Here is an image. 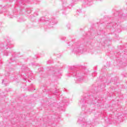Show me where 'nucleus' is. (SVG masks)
Masks as SVG:
<instances>
[{
	"label": "nucleus",
	"mask_w": 127,
	"mask_h": 127,
	"mask_svg": "<svg viewBox=\"0 0 127 127\" xmlns=\"http://www.w3.org/2000/svg\"><path fill=\"white\" fill-rule=\"evenodd\" d=\"M69 70L70 71L69 74L73 77H76V78L75 79V83H80L84 80V75H82L81 73H80V71L78 70L77 68L72 66L69 68Z\"/></svg>",
	"instance_id": "f257e3e1"
},
{
	"label": "nucleus",
	"mask_w": 127,
	"mask_h": 127,
	"mask_svg": "<svg viewBox=\"0 0 127 127\" xmlns=\"http://www.w3.org/2000/svg\"><path fill=\"white\" fill-rule=\"evenodd\" d=\"M80 103L81 105H82V110H85V108L87 107V104H89V105H91V104H97V99L92 100V101H91V100H90V96H88L87 94H85L81 100Z\"/></svg>",
	"instance_id": "f03ea898"
},
{
	"label": "nucleus",
	"mask_w": 127,
	"mask_h": 127,
	"mask_svg": "<svg viewBox=\"0 0 127 127\" xmlns=\"http://www.w3.org/2000/svg\"><path fill=\"white\" fill-rule=\"evenodd\" d=\"M7 41L0 43V52H3V55L5 56H8L10 54V53L6 51V49L9 48V43Z\"/></svg>",
	"instance_id": "7ed1b4c3"
},
{
	"label": "nucleus",
	"mask_w": 127,
	"mask_h": 127,
	"mask_svg": "<svg viewBox=\"0 0 127 127\" xmlns=\"http://www.w3.org/2000/svg\"><path fill=\"white\" fill-rule=\"evenodd\" d=\"M77 123L81 125L82 127H91V126H95V124L91 123V121L85 122V119L83 118V116H80L78 118Z\"/></svg>",
	"instance_id": "20e7f679"
},
{
	"label": "nucleus",
	"mask_w": 127,
	"mask_h": 127,
	"mask_svg": "<svg viewBox=\"0 0 127 127\" xmlns=\"http://www.w3.org/2000/svg\"><path fill=\"white\" fill-rule=\"evenodd\" d=\"M73 52L76 53V54H82L84 53V49L80 47V45L78 44H74L72 45Z\"/></svg>",
	"instance_id": "39448f33"
},
{
	"label": "nucleus",
	"mask_w": 127,
	"mask_h": 127,
	"mask_svg": "<svg viewBox=\"0 0 127 127\" xmlns=\"http://www.w3.org/2000/svg\"><path fill=\"white\" fill-rule=\"evenodd\" d=\"M22 72L25 73V75L23 74L24 77V80H26L27 78H30V75H29V73H30V70L26 65H23L22 67Z\"/></svg>",
	"instance_id": "423d86ee"
},
{
	"label": "nucleus",
	"mask_w": 127,
	"mask_h": 127,
	"mask_svg": "<svg viewBox=\"0 0 127 127\" xmlns=\"http://www.w3.org/2000/svg\"><path fill=\"white\" fill-rule=\"evenodd\" d=\"M40 21H41V22H45V21L46 23H49V25H54V24H57V20H56V19L55 18H54L53 19H50L49 20H46L45 19V18L43 17L41 18Z\"/></svg>",
	"instance_id": "0eeeda50"
},
{
	"label": "nucleus",
	"mask_w": 127,
	"mask_h": 127,
	"mask_svg": "<svg viewBox=\"0 0 127 127\" xmlns=\"http://www.w3.org/2000/svg\"><path fill=\"white\" fill-rule=\"evenodd\" d=\"M109 26H112V27H113V28H115V27H116V25L117 26H119V25H118L117 23H116L115 22H112V23H109L108 24Z\"/></svg>",
	"instance_id": "6e6552de"
},
{
	"label": "nucleus",
	"mask_w": 127,
	"mask_h": 127,
	"mask_svg": "<svg viewBox=\"0 0 127 127\" xmlns=\"http://www.w3.org/2000/svg\"><path fill=\"white\" fill-rule=\"evenodd\" d=\"M58 108H62L63 106H64V104L63 103L62 104L61 103H60L58 104Z\"/></svg>",
	"instance_id": "1a4fd4ad"
},
{
	"label": "nucleus",
	"mask_w": 127,
	"mask_h": 127,
	"mask_svg": "<svg viewBox=\"0 0 127 127\" xmlns=\"http://www.w3.org/2000/svg\"><path fill=\"white\" fill-rule=\"evenodd\" d=\"M78 0H70L71 3H76Z\"/></svg>",
	"instance_id": "9d476101"
},
{
	"label": "nucleus",
	"mask_w": 127,
	"mask_h": 127,
	"mask_svg": "<svg viewBox=\"0 0 127 127\" xmlns=\"http://www.w3.org/2000/svg\"><path fill=\"white\" fill-rule=\"evenodd\" d=\"M58 92H59V90H56L55 92H53L52 93L54 94V95H57V94H58Z\"/></svg>",
	"instance_id": "9b49d317"
},
{
	"label": "nucleus",
	"mask_w": 127,
	"mask_h": 127,
	"mask_svg": "<svg viewBox=\"0 0 127 127\" xmlns=\"http://www.w3.org/2000/svg\"><path fill=\"white\" fill-rule=\"evenodd\" d=\"M82 12V11L81 10H77V14H79V13H81Z\"/></svg>",
	"instance_id": "f8f14e48"
},
{
	"label": "nucleus",
	"mask_w": 127,
	"mask_h": 127,
	"mask_svg": "<svg viewBox=\"0 0 127 127\" xmlns=\"http://www.w3.org/2000/svg\"><path fill=\"white\" fill-rule=\"evenodd\" d=\"M66 27H67V28L68 29H70V24H68L67 25H66Z\"/></svg>",
	"instance_id": "ddd939ff"
},
{
	"label": "nucleus",
	"mask_w": 127,
	"mask_h": 127,
	"mask_svg": "<svg viewBox=\"0 0 127 127\" xmlns=\"http://www.w3.org/2000/svg\"><path fill=\"white\" fill-rule=\"evenodd\" d=\"M11 61H12V58H10L9 61V63L10 64L11 63Z\"/></svg>",
	"instance_id": "4468645a"
},
{
	"label": "nucleus",
	"mask_w": 127,
	"mask_h": 127,
	"mask_svg": "<svg viewBox=\"0 0 127 127\" xmlns=\"http://www.w3.org/2000/svg\"><path fill=\"white\" fill-rule=\"evenodd\" d=\"M50 62H51V61L50 60H49L47 63V64H50Z\"/></svg>",
	"instance_id": "2eb2a0df"
},
{
	"label": "nucleus",
	"mask_w": 127,
	"mask_h": 127,
	"mask_svg": "<svg viewBox=\"0 0 127 127\" xmlns=\"http://www.w3.org/2000/svg\"><path fill=\"white\" fill-rule=\"evenodd\" d=\"M65 37H62V40H65Z\"/></svg>",
	"instance_id": "dca6fc26"
},
{
	"label": "nucleus",
	"mask_w": 127,
	"mask_h": 127,
	"mask_svg": "<svg viewBox=\"0 0 127 127\" xmlns=\"http://www.w3.org/2000/svg\"><path fill=\"white\" fill-rule=\"evenodd\" d=\"M35 14H36V15H38V14H37V13L35 12Z\"/></svg>",
	"instance_id": "f3484780"
},
{
	"label": "nucleus",
	"mask_w": 127,
	"mask_h": 127,
	"mask_svg": "<svg viewBox=\"0 0 127 127\" xmlns=\"http://www.w3.org/2000/svg\"><path fill=\"white\" fill-rule=\"evenodd\" d=\"M97 34H98V35H100V34H101V33H97Z\"/></svg>",
	"instance_id": "a211bd4d"
},
{
	"label": "nucleus",
	"mask_w": 127,
	"mask_h": 127,
	"mask_svg": "<svg viewBox=\"0 0 127 127\" xmlns=\"http://www.w3.org/2000/svg\"><path fill=\"white\" fill-rule=\"evenodd\" d=\"M3 82H4V79H3L2 81V83H3Z\"/></svg>",
	"instance_id": "6ab92c4d"
},
{
	"label": "nucleus",
	"mask_w": 127,
	"mask_h": 127,
	"mask_svg": "<svg viewBox=\"0 0 127 127\" xmlns=\"http://www.w3.org/2000/svg\"><path fill=\"white\" fill-rule=\"evenodd\" d=\"M87 4H89V2H86Z\"/></svg>",
	"instance_id": "aec40b11"
},
{
	"label": "nucleus",
	"mask_w": 127,
	"mask_h": 127,
	"mask_svg": "<svg viewBox=\"0 0 127 127\" xmlns=\"http://www.w3.org/2000/svg\"><path fill=\"white\" fill-rule=\"evenodd\" d=\"M71 43H72V42H69L68 44H71Z\"/></svg>",
	"instance_id": "412c9836"
},
{
	"label": "nucleus",
	"mask_w": 127,
	"mask_h": 127,
	"mask_svg": "<svg viewBox=\"0 0 127 127\" xmlns=\"http://www.w3.org/2000/svg\"><path fill=\"white\" fill-rule=\"evenodd\" d=\"M97 103H100V101H99V100H98V101H97Z\"/></svg>",
	"instance_id": "4be33fe9"
},
{
	"label": "nucleus",
	"mask_w": 127,
	"mask_h": 127,
	"mask_svg": "<svg viewBox=\"0 0 127 127\" xmlns=\"http://www.w3.org/2000/svg\"><path fill=\"white\" fill-rule=\"evenodd\" d=\"M114 15H115V16H117V15H116V13H115Z\"/></svg>",
	"instance_id": "5701e85b"
},
{
	"label": "nucleus",
	"mask_w": 127,
	"mask_h": 127,
	"mask_svg": "<svg viewBox=\"0 0 127 127\" xmlns=\"http://www.w3.org/2000/svg\"><path fill=\"white\" fill-rule=\"evenodd\" d=\"M54 74H57V72L56 71Z\"/></svg>",
	"instance_id": "b1692460"
},
{
	"label": "nucleus",
	"mask_w": 127,
	"mask_h": 127,
	"mask_svg": "<svg viewBox=\"0 0 127 127\" xmlns=\"http://www.w3.org/2000/svg\"><path fill=\"white\" fill-rule=\"evenodd\" d=\"M94 74H95V73H92V76H94Z\"/></svg>",
	"instance_id": "393cba45"
},
{
	"label": "nucleus",
	"mask_w": 127,
	"mask_h": 127,
	"mask_svg": "<svg viewBox=\"0 0 127 127\" xmlns=\"http://www.w3.org/2000/svg\"><path fill=\"white\" fill-rule=\"evenodd\" d=\"M116 13H117V14H119V12H116Z\"/></svg>",
	"instance_id": "a878e982"
}]
</instances>
